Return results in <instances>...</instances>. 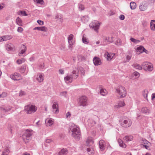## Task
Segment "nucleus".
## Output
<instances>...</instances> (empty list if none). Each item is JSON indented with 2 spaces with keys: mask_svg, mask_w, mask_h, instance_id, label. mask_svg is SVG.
<instances>
[{
  "mask_svg": "<svg viewBox=\"0 0 155 155\" xmlns=\"http://www.w3.org/2000/svg\"><path fill=\"white\" fill-rule=\"evenodd\" d=\"M131 55L130 54L129 55H127L126 57L127 61L128 62L131 59Z\"/></svg>",
  "mask_w": 155,
  "mask_h": 155,
  "instance_id": "nucleus-51",
  "label": "nucleus"
},
{
  "mask_svg": "<svg viewBox=\"0 0 155 155\" xmlns=\"http://www.w3.org/2000/svg\"><path fill=\"white\" fill-rule=\"evenodd\" d=\"M149 63L147 62H146L143 63L142 65V69L144 70H146V68L147 67V66L148 65Z\"/></svg>",
  "mask_w": 155,
  "mask_h": 155,
  "instance_id": "nucleus-34",
  "label": "nucleus"
},
{
  "mask_svg": "<svg viewBox=\"0 0 155 155\" xmlns=\"http://www.w3.org/2000/svg\"><path fill=\"white\" fill-rule=\"evenodd\" d=\"M78 70L76 68L72 71V74L70 75H68L64 78V80L65 82L68 84L70 83L72 81L73 79H75L78 77Z\"/></svg>",
  "mask_w": 155,
  "mask_h": 155,
  "instance_id": "nucleus-2",
  "label": "nucleus"
},
{
  "mask_svg": "<svg viewBox=\"0 0 155 155\" xmlns=\"http://www.w3.org/2000/svg\"><path fill=\"white\" fill-rule=\"evenodd\" d=\"M41 31L44 32H46L47 30V28L45 26L41 27Z\"/></svg>",
  "mask_w": 155,
  "mask_h": 155,
  "instance_id": "nucleus-46",
  "label": "nucleus"
},
{
  "mask_svg": "<svg viewBox=\"0 0 155 155\" xmlns=\"http://www.w3.org/2000/svg\"><path fill=\"white\" fill-rule=\"evenodd\" d=\"M120 124L124 127H128L132 124L131 120L129 119L124 120L123 122H120Z\"/></svg>",
  "mask_w": 155,
  "mask_h": 155,
  "instance_id": "nucleus-9",
  "label": "nucleus"
},
{
  "mask_svg": "<svg viewBox=\"0 0 155 155\" xmlns=\"http://www.w3.org/2000/svg\"><path fill=\"white\" fill-rule=\"evenodd\" d=\"M69 129L70 131L72 132V136L78 140H79L81 133L79 127L74 124H71L70 126Z\"/></svg>",
  "mask_w": 155,
  "mask_h": 155,
  "instance_id": "nucleus-1",
  "label": "nucleus"
},
{
  "mask_svg": "<svg viewBox=\"0 0 155 155\" xmlns=\"http://www.w3.org/2000/svg\"><path fill=\"white\" fill-rule=\"evenodd\" d=\"M46 123H48V124H49V125L51 126L53 124V121L51 119H47L46 120Z\"/></svg>",
  "mask_w": 155,
  "mask_h": 155,
  "instance_id": "nucleus-44",
  "label": "nucleus"
},
{
  "mask_svg": "<svg viewBox=\"0 0 155 155\" xmlns=\"http://www.w3.org/2000/svg\"><path fill=\"white\" fill-rule=\"evenodd\" d=\"M116 91L119 94L118 97L122 98L126 96L127 92L125 88L122 86H119L115 88Z\"/></svg>",
  "mask_w": 155,
  "mask_h": 155,
  "instance_id": "nucleus-3",
  "label": "nucleus"
},
{
  "mask_svg": "<svg viewBox=\"0 0 155 155\" xmlns=\"http://www.w3.org/2000/svg\"><path fill=\"white\" fill-rule=\"evenodd\" d=\"M25 60L24 58H22L17 60L16 62L18 64H21L22 63L25 62Z\"/></svg>",
  "mask_w": 155,
  "mask_h": 155,
  "instance_id": "nucleus-38",
  "label": "nucleus"
},
{
  "mask_svg": "<svg viewBox=\"0 0 155 155\" xmlns=\"http://www.w3.org/2000/svg\"><path fill=\"white\" fill-rule=\"evenodd\" d=\"M105 41L106 42L112 43L113 41L112 40H110V38L109 37H106L104 39Z\"/></svg>",
  "mask_w": 155,
  "mask_h": 155,
  "instance_id": "nucleus-41",
  "label": "nucleus"
},
{
  "mask_svg": "<svg viewBox=\"0 0 155 155\" xmlns=\"http://www.w3.org/2000/svg\"><path fill=\"white\" fill-rule=\"evenodd\" d=\"M125 104L124 101H119L118 103V105H116V107L117 108L122 107L124 106Z\"/></svg>",
  "mask_w": 155,
  "mask_h": 155,
  "instance_id": "nucleus-29",
  "label": "nucleus"
},
{
  "mask_svg": "<svg viewBox=\"0 0 155 155\" xmlns=\"http://www.w3.org/2000/svg\"><path fill=\"white\" fill-rule=\"evenodd\" d=\"M133 67L137 69H138L139 70H141L142 69V66H140V65L137 64H134L132 65Z\"/></svg>",
  "mask_w": 155,
  "mask_h": 155,
  "instance_id": "nucleus-28",
  "label": "nucleus"
},
{
  "mask_svg": "<svg viewBox=\"0 0 155 155\" xmlns=\"http://www.w3.org/2000/svg\"><path fill=\"white\" fill-rule=\"evenodd\" d=\"M122 41L120 39H118L116 41L115 44L118 45H121Z\"/></svg>",
  "mask_w": 155,
  "mask_h": 155,
  "instance_id": "nucleus-43",
  "label": "nucleus"
},
{
  "mask_svg": "<svg viewBox=\"0 0 155 155\" xmlns=\"http://www.w3.org/2000/svg\"><path fill=\"white\" fill-rule=\"evenodd\" d=\"M11 109V108L9 107L6 108L1 107L0 108V110L2 113H4L5 112H7L9 111Z\"/></svg>",
  "mask_w": 155,
  "mask_h": 155,
  "instance_id": "nucleus-23",
  "label": "nucleus"
},
{
  "mask_svg": "<svg viewBox=\"0 0 155 155\" xmlns=\"http://www.w3.org/2000/svg\"><path fill=\"white\" fill-rule=\"evenodd\" d=\"M87 143L88 146H89V147L87 148V150L89 154L91 155H93L94 153V150L93 148V146L91 145L93 144V141L92 140L91 138H89L87 139Z\"/></svg>",
  "mask_w": 155,
  "mask_h": 155,
  "instance_id": "nucleus-4",
  "label": "nucleus"
},
{
  "mask_svg": "<svg viewBox=\"0 0 155 155\" xmlns=\"http://www.w3.org/2000/svg\"><path fill=\"white\" fill-rule=\"evenodd\" d=\"M37 23L41 25H43L44 24V22L40 20H38L37 21Z\"/></svg>",
  "mask_w": 155,
  "mask_h": 155,
  "instance_id": "nucleus-50",
  "label": "nucleus"
},
{
  "mask_svg": "<svg viewBox=\"0 0 155 155\" xmlns=\"http://www.w3.org/2000/svg\"><path fill=\"white\" fill-rule=\"evenodd\" d=\"M139 8L141 11H143L147 9V7L146 4H141L140 5Z\"/></svg>",
  "mask_w": 155,
  "mask_h": 155,
  "instance_id": "nucleus-20",
  "label": "nucleus"
},
{
  "mask_svg": "<svg viewBox=\"0 0 155 155\" xmlns=\"http://www.w3.org/2000/svg\"><path fill=\"white\" fill-rule=\"evenodd\" d=\"M23 30V28L20 27H18L17 29V31L19 32H21Z\"/></svg>",
  "mask_w": 155,
  "mask_h": 155,
  "instance_id": "nucleus-53",
  "label": "nucleus"
},
{
  "mask_svg": "<svg viewBox=\"0 0 155 155\" xmlns=\"http://www.w3.org/2000/svg\"><path fill=\"white\" fill-rule=\"evenodd\" d=\"M71 113L70 112H68L66 114V117L68 118V117H70L71 116Z\"/></svg>",
  "mask_w": 155,
  "mask_h": 155,
  "instance_id": "nucleus-59",
  "label": "nucleus"
},
{
  "mask_svg": "<svg viewBox=\"0 0 155 155\" xmlns=\"http://www.w3.org/2000/svg\"><path fill=\"white\" fill-rule=\"evenodd\" d=\"M133 139V137L132 136H126L124 138V139L127 142L131 141Z\"/></svg>",
  "mask_w": 155,
  "mask_h": 155,
  "instance_id": "nucleus-22",
  "label": "nucleus"
},
{
  "mask_svg": "<svg viewBox=\"0 0 155 155\" xmlns=\"http://www.w3.org/2000/svg\"><path fill=\"white\" fill-rule=\"evenodd\" d=\"M99 147L101 151H103L105 149V142L104 141L102 140L100 141L99 143Z\"/></svg>",
  "mask_w": 155,
  "mask_h": 155,
  "instance_id": "nucleus-14",
  "label": "nucleus"
},
{
  "mask_svg": "<svg viewBox=\"0 0 155 155\" xmlns=\"http://www.w3.org/2000/svg\"><path fill=\"white\" fill-rule=\"evenodd\" d=\"M24 110L28 114H31L35 112L37 110L36 107L34 105H28L25 107Z\"/></svg>",
  "mask_w": 155,
  "mask_h": 155,
  "instance_id": "nucleus-6",
  "label": "nucleus"
},
{
  "mask_svg": "<svg viewBox=\"0 0 155 155\" xmlns=\"http://www.w3.org/2000/svg\"><path fill=\"white\" fill-rule=\"evenodd\" d=\"M68 152L67 149H63L59 153L58 155H66Z\"/></svg>",
  "mask_w": 155,
  "mask_h": 155,
  "instance_id": "nucleus-18",
  "label": "nucleus"
},
{
  "mask_svg": "<svg viewBox=\"0 0 155 155\" xmlns=\"http://www.w3.org/2000/svg\"><path fill=\"white\" fill-rule=\"evenodd\" d=\"M25 92L22 91H21L20 92L19 95L20 96H22L23 95H25Z\"/></svg>",
  "mask_w": 155,
  "mask_h": 155,
  "instance_id": "nucleus-54",
  "label": "nucleus"
},
{
  "mask_svg": "<svg viewBox=\"0 0 155 155\" xmlns=\"http://www.w3.org/2000/svg\"><path fill=\"white\" fill-rule=\"evenodd\" d=\"M6 49L9 51H11L13 50V45L11 43L8 44L6 46Z\"/></svg>",
  "mask_w": 155,
  "mask_h": 155,
  "instance_id": "nucleus-17",
  "label": "nucleus"
},
{
  "mask_svg": "<svg viewBox=\"0 0 155 155\" xmlns=\"http://www.w3.org/2000/svg\"><path fill=\"white\" fill-rule=\"evenodd\" d=\"M39 68L41 70H43L44 68V63H42L39 66Z\"/></svg>",
  "mask_w": 155,
  "mask_h": 155,
  "instance_id": "nucleus-49",
  "label": "nucleus"
},
{
  "mask_svg": "<svg viewBox=\"0 0 155 155\" xmlns=\"http://www.w3.org/2000/svg\"><path fill=\"white\" fill-rule=\"evenodd\" d=\"M93 61L94 64L95 66H98L101 64L100 59L97 57H95L93 59Z\"/></svg>",
  "mask_w": 155,
  "mask_h": 155,
  "instance_id": "nucleus-13",
  "label": "nucleus"
},
{
  "mask_svg": "<svg viewBox=\"0 0 155 155\" xmlns=\"http://www.w3.org/2000/svg\"><path fill=\"white\" fill-rule=\"evenodd\" d=\"M115 55V54L107 52L105 54L104 56L108 61H110L113 58Z\"/></svg>",
  "mask_w": 155,
  "mask_h": 155,
  "instance_id": "nucleus-12",
  "label": "nucleus"
},
{
  "mask_svg": "<svg viewBox=\"0 0 155 155\" xmlns=\"http://www.w3.org/2000/svg\"><path fill=\"white\" fill-rule=\"evenodd\" d=\"M87 98L85 96H83L79 99V104L80 106L83 107L87 105Z\"/></svg>",
  "mask_w": 155,
  "mask_h": 155,
  "instance_id": "nucleus-8",
  "label": "nucleus"
},
{
  "mask_svg": "<svg viewBox=\"0 0 155 155\" xmlns=\"http://www.w3.org/2000/svg\"><path fill=\"white\" fill-rule=\"evenodd\" d=\"M52 111L55 114H58L59 112L58 105V104L54 102L52 105Z\"/></svg>",
  "mask_w": 155,
  "mask_h": 155,
  "instance_id": "nucleus-11",
  "label": "nucleus"
},
{
  "mask_svg": "<svg viewBox=\"0 0 155 155\" xmlns=\"http://www.w3.org/2000/svg\"><path fill=\"white\" fill-rule=\"evenodd\" d=\"M82 40L83 42L85 44H87L89 43V41L87 40V38L84 37V35H83Z\"/></svg>",
  "mask_w": 155,
  "mask_h": 155,
  "instance_id": "nucleus-39",
  "label": "nucleus"
},
{
  "mask_svg": "<svg viewBox=\"0 0 155 155\" xmlns=\"http://www.w3.org/2000/svg\"><path fill=\"white\" fill-rule=\"evenodd\" d=\"M120 19L121 20H123L124 19L125 16L123 15H121L119 16Z\"/></svg>",
  "mask_w": 155,
  "mask_h": 155,
  "instance_id": "nucleus-55",
  "label": "nucleus"
},
{
  "mask_svg": "<svg viewBox=\"0 0 155 155\" xmlns=\"http://www.w3.org/2000/svg\"><path fill=\"white\" fill-rule=\"evenodd\" d=\"M7 96V94L5 92H3L1 94H0V97H5Z\"/></svg>",
  "mask_w": 155,
  "mask_h": 155,
  "instance_id": "nucleus-48",
  "label": "nucleus"
},
{
  "mask_svg": "<svg viewBox=\"0 0 155 155\" xmlns=\"http://www.w3.org/2000/svg\"><path fill=\"white\" fill-rule=\"evenodd\" d=\"M31 135V133L29 130L27 129L25 130V134L22 136V138L26 143H28L31 140L30 137Z\"/></svg>",
  "mask_w": 155,
  "mask_h": 155,
  "instance_id": "nucleus-7",
  "label": "nucleus"
},
{
  "mask_svg": "<svg viewBox=\"0 0 155 155\" xmlns=\"http://www.w3.org/2000/svg\"><path fill=\"white\" fill-rule=\"evenodd\" d=\"M4 4L3 3L0 5V10H1L4 7Z\"/></svg>",
  "mask_w": 155,
  "mask_h": 155,
  "instance_id": "nucleus-63",
  "label": "nucleus"
},
{
  "mask_svg": "<svg viewBox=\"0 0 155 155\" xmlns=\"http://www.w3.org/2000/svg\"><path fill=\"white\" fill-rule=\"evenodd\" d=\"M152 99L153 100V99L155 98V93H153L152 94L151 96Z\"/></svg>",
  "mask_w": 155,
  "mask_h": 155,
  "instance_id": "nucleus-60",
  "label": "nucleus"
},
{
  "mask_svg": "<svg viewBox=\"0 0 155 155\" xmlns=\"http://www.w3.org/2000/svg\"><path fill=\"white\" fill-rule=\"evenodd\" d=\"M51 140L49 139H46V140L45 142L47 143H49L51 142Z\"/></svg>",
  "mask_w": 155,
  "mask_h": 155,
  "instance_id": "nucleus-64",
  "label": "nucleus"
},
{
  "mask_svg": "<svg viewBox=\"0 0 155 155\" xmlns=\"http://www.w3.org/2000/svg\"><path fill=\"white\" fill-rule=\"evenodd\" d=\"M118 142L120 147L124 148L126 147V145L125 143H123V141L121 139H119Z\"/></svg>",
  "mask_w": 155,
  "mask_h": 155,
  "instance_id": "nucleus-24",
  "label": "nucleus"
},
{
  "mask_svg": "<svg viewBox=\"0 0 155 155\" xmlns=\"http://www.w3.org/2000/svg\"><path fill=\"white\" fill-rule=\"evenodd\" d=\"M16 22L18 25L20 26H22V20L19 17L17 18L16 19Z\"/></svg>",
  "mask_w": 155,
  "mask_h": 155,
  "instance_id": "nucleus-33",
  "label": "nucleus"
},
{
  "mask_svg": "<svg viewBox=\"0 0 155 155\" xmlns=\"http://www.w3.org/2000/svg\"><path fill=\"white\" fill-rule=\"evenodd\" d=\"M21 49L20 52L19 53V55L20 56H24V55H23L25 52L26 51L27 48L24 45L22 46L21 47Z\"/></svg>",
  "mask_w": 155,
  "mask_h": 155,
  "instance_id": "nucleus-15",
  "label": "nucleus"
},
{
  "mask_svg": "<svg viewBox=\"0 0 155 155\" xmlns=\"http://www.w3.org/2000/svg\"><path fill=\"white\" fill-rule=\"evenodd\" d=\"M130 41L135 43H137L140 42V41L138 40H136L133 38H130Z\"/></svg>",
  "mask_w": 155,
  "mask_h": 155,
  "instance_id": "nucleus-40",
  "label": "nucleus"
},
{
  "mask_svg": "<svg viewBox=\"0 0 155 155\" xmlns=\"http://www.w3.org/2000/svg\"><path fill=\"white\" fill-rule=\"evenodd\" d=\"M81 19L83 22L85 23L88 21L89 18L87 16H84L81 17Z\"/></svg>",
  "mask_w": 155,
  "mask_h": 155,
  "instance_id": "nucleus-26",
  "label": "nucleus"
},
{
  "mask_svg": "<svg viewBox=\"0 0 155 155\" xmlns=\"http://www.w3.org/2000/svg\"><path fill=\"white\" fill-rule=\"evenodd\" d=\"M59 73L61 74H63L64 73V70L62 69H59Z\"/></svg>",
  "mask_w": 155,
  "mask_h": 155,
  "instance_id": "nucleus-56",
  "label": "nucleus"
},
{
  "mask_svg": "<svg viewBox=\"0 0 155 155\" xmlns=\"http://www.w3.org/2000/svg\"><path fill=\"white\" fill-rule=\"evenodd\" d=\"M10 77L12 79L15 81H18L21 78L20 75L17 73H15L14 74L11 75Z\"/></svg>",
  "mask_w": 155,
  "mask_h": 155,
  "instance_id": "nucleus-10",
  "label": "nucleus"
},
{
  "mask_svg": "<svg viewBox=\"0 0 155 155\" xmlns=\"http://www.w3.org/2000/svg\"><path fill=\"white\" fill-rule=\"evenodd\" d=\"M144 92L145 94H143V96L145 98L147 99V96L148 93V91L147 90H144Z\"/></svg>",
  "mask_w": 155,
  "mask_h": 155,
  "instance_id": "nucleus-47",
  "label": "nucleus"
},
{
  "mask_svg": "<svg viewBox=\"0 0 155 155\" xmlns=\"http://www.w3.org/2000/svg\"><path fill=\"white\" fill-rule=\"evenodd\" d=\"M35 2L41 4V2H43V0H34Z\"/></svg>",
  "mask_w": 155,
  "mask_h": 155,
  "instance_id": "nucleus-52",
  "label": "nucleus"
},
{
  "mask_svg": "<svg viewBox=\"0 0 155 155\" xmlns=\"http://www.w3.org/2000/svg\"><path fill=\"white\" fill-rule=\"evenodd\" d=\"M150 28L152 30L155 31V21L152 20L150 22Z\"/></svg>",
  "mask_w": 155,
  "mask_h": 155,
  "instance_id": "nucleus-21",
  "label": "nucleus"
},
{
  "mask_svg": "<svg viewBox=\"0 0 155 155\" xmlns=\"http://www.w3.org/2000/svg\"><path fill=\"white\" fill-rule=\"evenodd\" d=\"M37 79L39 82H41L44 80V77L42 74H40L38 75Z\"/></svg>",
  "mask_w": 155,
  "mask_h": 155,
  "instance_id": "nucleus-25",
  "label": "nucleus"
},
{
  "mask_svg": "<svg viewBox=\"0 0 155 155\" xmlns=\"http://www.w3.org/2000/svg\"><path fill=\"white\" fill-rule=\"evenodd\" d=\"M73 37L74 35L72 34H71L69 36L68 38V43L70 45H72L73 44L72 41H71L73 39Z\"/></svg>",
  "mask_w": 155,
  "mask_h": 155,
  "instance_id": "nucleus-27",
  "label": "nucleus"
},
{
  "mask_svg": "<svg viewBox=\"0 0 155 155\" xmlns=\"http://www.w3.org/2000/svg\"><path fill=\"white\" fill-rule=\"evenodd\" d=\"M150 110L146 107H144L142 108L141 112L145 114H147L150 113Z\"/></svg>",
  "mask_w": 155,
  "mask_h": 155,
  "instance_id": "nucleus-19",
  "label": "nucleus"
},
{
  "mask_svg": "<svg viewBox=\"0 0 155 155\" xmlns=\"http://www.w3.org/2000/svg\"><path fill=\"white\" fill-rule=\"evenodd\" d=\"M11 37L9 36H2L3 41H6L11 39Z\"/></svg>",
  "mask_w": 155,
  "mask_h": 155,
  "instance_id": "nucleus-36",
  "label": "nucleus"
},
{
  "mask_svg": "<svg viewBox=\"0 0 155 155\" xmlns=\"http://www.w3.org/2000/svg\"><path fill=\"white\" fill-rule=\"evenodd\" d=\"M134 75L136 77H139V73L137 72H134Z\"/></svg>",
  "mask_w": 155,
  "mask_h": 155,
  "instance_id": "nucleus-57",
  "label": "nucleus"
},
{
  "mask_svg": "<svg viewBox=\"0 0 155 155\" xmlns=\"http://www.w3.org/2000/svg\"><path fill=\"white\" fill-rule=\"evenodd\" d=\"M34 60L35 58L33 57H31L29 58L30 61H33Z\"/></svg>",
  "mask_w": 155,
  "mask_h": 155,
  "instance_id": "nucleus-61",
  "label": "nucleus"
},
{
  "mask_svg": "<svg viewBox=\"0 0 155 155\" xmlns=\"http://www.w3.org/2000/svg\"><path fill=\"white\" fill-rule=\"evenodd\" d=\"M101 23V22H99L98 21L94 20L90 24L89 26L91 28L94 30L97 33Z\"/></svg>",
  "mask_w": 155,
  "mask_h": 155,
  "instance_id": "nucleus-5",
  "label": "nucleus"
},
{
  "mask_svg": "<svg viewBox=\"0 0 155 155\" xmlns=\"http://www.w3.org/2000/svg\"><path fill=\"white\" fill-rule=\"evenodd\" d=\"M18 14L19 15H22L24 16H27L28 15V14L26 13L25 11H21L18 12Z\"/></svg>",
  "mask_w": 155,
  "mask_h": 155,
  "instance_id": "nucleus-35",
  "label": "nucleus"
},
{
  "mask_svg": "<svg viewBox=\"0 0 155 155\" xmlns=\"http://www.w3.org/2000/svg\"><path fill=\"white\" fill-rule=\"evenodd\" d=\"M78 7L79 10L80 11L83 10L84 9V6L82 4L78 5Z\"/></svg>",
  "mask_w": 155,
  "mask_h": 155,
  "instance_id": "nucleus-42",
  "label": "nucleus"
},
{
  "mask_svg": "<svg viewBox=\"0 0 155 155\" xmlns=\"http://www.w3.org/2000/svg\"><path fill=\"white\" fill-rule=\"evenodd\" d=\"M143 48V47L142 46H140L137 47V52L139 54L142 53Z\"/></svg>",
  "mask_w": 155,
  "mask_h": 155,
  "instance_id": "nucleus-32",
  "label": "nucleus"
},
{
  "mask_svg": "<svg viewBox=\"0 0 155 155\" xmlns=\"http://www.w3.org/2000/svg\"><path fill=\"white\" fill-rule=\"evenodd\" d=\"M9 153V152H8L7 153H5V152H2V155H8V153Z\"/></svg>",
  "mask_w": 155,
  "mask_h": 155,
  "instance_id": "nucleus-58",
  "label": "nucleus"
},
{
  "mask_svg": "<svg viewBox=\"0 0 155 155\" xmlns=\"http://www.w3.org/2000/svg\"><path fill=\"white\" fill-rule=\"evenodd\" d=\"M88 123H90L91 124V125H89L90 126H91V127L94 126L96 124L95 122L93 120H89L88 121Z\"/></svg>",
  "mask_w": 155,
  "mask_h": 155,
  "instance_id": "nucleus-45",
  "label": "nucleus"
},
{
  "mask_svg": "<svg viewBox=\"0 0 155 155\" xmlns=\"http://www.w3.org/2000/svg\"><path fill=\"white\" fill-rule=\"evenodd\" d=\"M130 8L131 9H134L136 8V3L134 2H131L130 4Z\"/></svg>",
  "mask_w": 155,
  "mask_h": 155,
  "instance_id": "nucleus-31",
  "label": "nucleus"
},
{
  "mask_svg": "<svg viewBox=\"0 0 155 155\" xmlns=\"http://www.w3.org/2000/svg\"><path fill=\"white\" fill-rule=\"evenodd\" d=\"M147 52H148L143 47V50L142 51V53L143 52H144L146 53L147 54Z\"/></svg>",
  "mask_w": 155,
  "mask_h": 155,
  "instance_id": "nucleus-62",
  "label": "nucleus"
},
{
  "mask_svg": "<svg viewBox=\"0 0 155 155\" xmlns=\"http://www.w3.org/2000/svg\"><path fill=\"white\" fill-rule=\"evenodd\" d=\"M26 68V65L25 64L23 65V67H22L19 70L20 72L22 73H24L25 71Z\"/></svg>",
  "mask_w": 155,
  "mask_h": 155,
  "instance_id": "nucleus-37",
  "label": "nucleus"
},
{
  "mask_svg": "<svg viewBox=\"0 0 155 155\" xmlns=\"http://www.w3.org/2000/svg\"><path fill=\"white\" fill-rule=\"evenodd\" d=\"M100 94L103 96H105L108 93L107 90L102 87L100 88Z\"/></svg>",
  "mask_w": 155,
  "mask_h": 155,
  "instance_id": "nucleus-16",
  "label": "nucleus"
},
{
  "mask_svg": "<svg viewBox=\"0 0 155 155\" xmlns=\"http://www.w3.org/2000/svg\"><path fill=\"white\" fill-rule=\"evenodd\" d=\"M147 67L146 68V70H145L146 71H151L153 69V67L152 65H151L150 63L147 66Z\"/></svg>",
  "mask_w": 155,
  "mask_h": 155,
  "instance_id": "nucleus-30",
  "label": "nucleus"
}]
</instances>
